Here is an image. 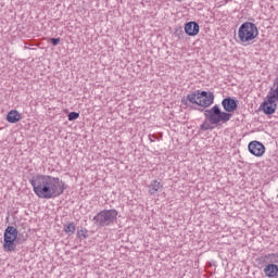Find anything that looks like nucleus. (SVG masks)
I'll return each instance as SVG.
<instances>
[{"mask_svg":"<svg viewBox=\"0 0 278 278\" xmlns=\"http://www.w3.org/2000/svg\"><path fill=\"white\" fill-rule=\"evenodd\" d=\"M260 36V30L257 26L252 22H244L238 29V38L240 45L243 47H249L253 45V40Z\"/></svg>","mask_w":278,"mask_h":278,"instance_id":"3","label":"nucleus"},{"mask_svg":"<svg viewBox=\"0 0 278 278\" xmlns=\"http://www.w3.org/2000/svg\"><path fill=\"white\" fill-rule=\"evenodd\" d=\"M175 36H176L177 38H179V39L184 38V29L177 28V29L175 30Z\"/></svg>","mask_w":278,"mask_h":278,"instance_id":"17","label":"nucleus"},{"mask_svg":"<svg viewBox=\"0 0 278 278\" xmlns=\"http://www.w3.org/2000/svg\"><path fill=\"white\" fill-rule=\"evenodd\" d=\"M265 261L271 264H276V266H278V252L265 255Z\"/></svg>","mask_w":278,"mask_h":278,"instance_id":"14","label":"nucleus"},{"mask_svg":"<svg viewBox=\"0 0 278 278\" xmlns=\"http://www.w3.org/2000/svg\"><path fill=\"white\" fill-rule=\"evenodd\" d=\"M176 1H179V2H181V1H184V0H176Z\"/></svg>","mask_w":278,"mask_h":278,"instance_id":"22","label":"nucleus"},{"mask_svg":"<svg viewBox=\"0 0 278 278\" xmlns=\"http://www.w3.org/2000/svg\"><path fill=\"white\" fill-rule=\"evenodd\" d=\"M76 230H77V226L73 222L67 223L64 226V231L67 236H73V233H75Z\"/></svg>","mask_w":278,"mask_h":278,"instance_id":"13","label":"nucleus"},{"mask_svg":"<svg viewBox=\"0 0 278 278\" xmlns=\"http://www.w3.org/2000/svg\"><path fill=\"white\" fill-rule=\"evenodd\" d=\"M199 24L197 22H188L185 25V31L187 36H198L199 35Z\"/></svg>","mask_w":278,"mask_h":278,"instance_id":"10","label":"nucleus"},{"mask_svg":"<svg viewBox=\"0 0 278 278\" xmlns=\"http://www.w3.org/2000/svg\"><path fill=\"white\" fill-rule=\"evenodd\" d=\"M60 38H51L50 41L52 42L53 47H58L60 45Z\"/></svg>","mask_w":278,"mask_h":278,"instance_id":"20","label":"nucleus"},{"mask_svg":"<svg viewBox=\"0 0 278 278\" xmlns=\"http://www.w3.org/2000/svg\"><path fill=\"white\" fill-rule=\"evenodd\" d=\"M116 216H118L117 210H104L98 213L97 216L93 217V220L100 227H109V225H112V223L116 220Z\"/></svg>","mask_w":278,"mask_h":278,"instance_id":"5","label":"nucleus"},{"mask_svg":"<svg viewBox=\"0 0 278 278\" xmlns=\"http://www.w3.org/2000/svg\"><path fill=\"white\" fill-rule=\"evenodd\" d=\"M77 238H79L80 240H86L88 238V230L86 228L78 230Z\"/></svg>","mask_w":278,"mask_h":278,"instance_id":"15","label":"nucleus"},{"mask_svg":"<svg viewBox=\"0 0 278 278\" xmlns=\"http://www.w3.org/2000/svg\"><path fill=\"white\" fill-rule=\"evenodd\" d=\"M269 93L275 97L276 101H278V84L275 89H271Z\"/></svg>","mask_w":278,"mask_h":278,"instance_id":"18","label":"nucleus"},{"mask_svg":"<svg viewBox=\"0 0 278 278\" xmlns=\"http://www.w3.org/2000/svg\"><path fill=\"white\" fill-rule=\"evenodd\" d=\"M222 106L225 112L220 110L218 104H215L213 108L204 111V116L211 123V125H218V123H229L231 121V112L238 110V102L233 98H225L222 101Z\"/></svg>","mask_w":278,"mask_h":278,"instance_id":"2","label":"nucleus"},{"mask_svg":"<svg viewBox=\"0 0 278 278\" xmlns=\"http://www.w3.org/2000/svg\"><path fill=\"white\" fill-rule=\"evenodd\" d=\"M263 273H264L265 277L277 278L278 277V265L273 264V263H268L264 267Z\"/></svg>","mask_w":278,"mask_h":278,"instance_id":"9","label":"nucleus"},{"mask_svg":"<svg viewBox=\"0 0 278 278\" xmlns=\"http://www.w3.org/2000/svg\"><path fill=\"white\" fill-rule=\"evenodd\" d=\"M8 123H18L21 121V113L16 110H12L7 115Z\"/></svg>","mask_w":278,"mask_h":278,"instance_id":"11","label":"nucleus"},{"mask_svg":"<svg viewBox=\"0 0 278 278\" xmlns=\"http://www.w3.org/2000/svg\"><path fill=\"white\" fill-rule=\"evenodd\" d=\"M149 140H150V142H155V136L149 135Z\"/></svg>","mask_w":278,"mask_h":278,"instance_id":"21","label":"nucleus"},{"mask_svg":"<svg viewBox=\"0 0 278 278\" xmlns=\"http://www.w3.org/2000/svg\"><path fill=\"white\" fill-rule=\"evenodd\" d=\"M264 114H275L277 112V99L269 92L262 104Z\"/></svg>","mask_w":278,"mask_h":278,"instance_id":"7","label":"nucleus"},{"mask_svg":"<svg viewBox=\"0 0 278 278\" xmlns=\"http://www.w3.org/2000/svg\"><path fill=\"white\" fill-rule=\"evenodd\" d=\"M249 152L255 157H262L266 153V147L260 141H251L248 146Z\"/></svg>","mask_w":278,"mask_h":278,"instance_id":"8","label":"nucleus"},{"mask_svg":"<svg viewBox=\"0 0 278 278\" xmlns=\"http://www.w3.org/2000/svg\"><path fill=\"white\" fill-rule=\"evenodd\" d=\"M187 101L200 105V108H210L214 104V93L195 90L187 96Z\"/></svg>","mask_w":278,"mask_h":278,"instance_id":"4","label":"nucleus"},{"mask_svg":"<svg viewBox=\"0 0 278 278\" xmlns=\"http://www.w3.org/2000/svg\"><path fill=\"white\" fill-rule=\"evenodd\" d=\"M163 186L160 181L153 180L149 186V192L150 194H155L156 192H160L162 190Z\"/></svg>","mask_w":278,"mask_h":278,"instance_id":"12","label":"nucleus"},{"mask_svg":"<svg viewBox=\"0 0 278 278\" xmlns=\"http://www.w3.org/2000/svg\"><path fill=\"white\" fill-rule=\"evenodd\" d=\"M33 191L38 199H58L64 194L66 185L59 177L39 174L29 180Z\"/></svg>","mask_w":278,"mask_h":278,"instance_id":"1","label":"nucleus"},{"mask_svg":"<svg viewBox=\"0 0 278 278\" xmlns=\"http://www.w3.org/2000/svg\"><path fill=\"white\" fill-rule=\"evenodd\" d=\"M77 118H79V113L77 112H71L68 114V121H77Z\"/></svg>","mask_w":278,"mask_h":278,"instance_id":"16","label":"nucleus"},{"mask_svg":"<svg viewBox=\"0 0 278 278\" xmlns=\"http://www.w3.org/2000/svg\"><path fill=\"white\" fill-rule=\"evenodd\" d=\"M200 129H202V131H207V129H210V123L204 122L201 126Z\"/></svg>","mask_w":278,"mask_h":278,"instance_id":"19","label":"nucleus"},{"mask_svg":"<svg viewBox=\"0 0 278 278\" xmlns=\"http://www.w3.org/2000/svg\"><path fill=\"white\" fill-rule=\"evenodd\" d=\"M16 238H18V230L14 226H8L4 230L3 250L12 253L16 249Z\"/></svg>","mask_w":278,"mask_h":278,"instance_id":"6","label":"nucleus"}]
</instances>
